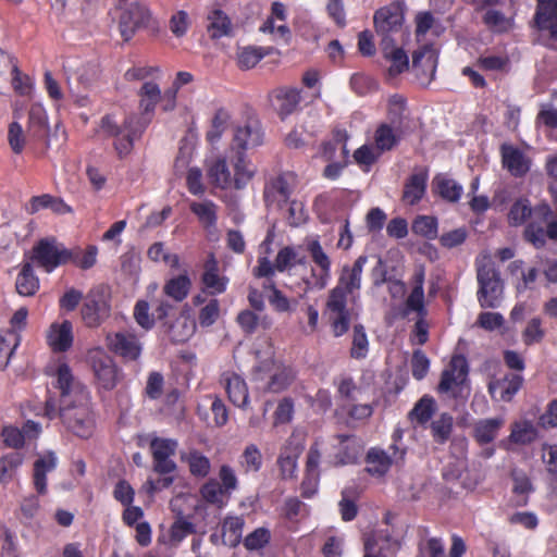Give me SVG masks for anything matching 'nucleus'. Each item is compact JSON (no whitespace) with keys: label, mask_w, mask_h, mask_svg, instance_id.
<instances>
[{"label":"nucleus","mask_w":557,"mask_h":557,"mask_svg":"<svg viewBox=\"0 0 557 557\" xmlns=\"http://www.w3.org/2000/svg\"><path fill=\"white\" fill-rule=\"evenodd\" d=\"M51 384L60 392L59 404L48 398L44 416L49 420L59 417L64 426L81 438H88L96 428L95 414L90 408L87 387L76 379L70 366L63 361L51 363L46 369Z\"/></svg>","instance_id":"nucleus-1"},{"label":"nucleus","mask_w":557,"mask_h":557,"mask_svg":"<svg viewBox=\"0 0 557 557\" xmlns=\"http://www.w3.org/2000/svg\"><path fill=\"white\" fill-rule=\"evenodd\" d=\"M139 109L141 116L131 115L120 125L114 115L108 114L101 119L99 131L110 137H114V148L120 158L128 156L134 147V141L140 137L144 129L151 121L152 114L161 100V90L157 83L145 82L139 90Z\"/></svg>","instance_id":"nucleus-2"},{"label":"nucleus","mask_w":557,"mask_h":557,"mask_svg":"<svg viewBox=\"0 0 557 557\" xmlns=\"http://www.w3.org/2000/svg\"><path fill=\"white\" fill-rule=\"evenodd\" d=\"M368 262L367 256H359L352 264H344L341 269L337 284L333 287L326 300V310L330 315L334 336L344 335L350 324L348 299L354 302L361 288L363 268Z\"/></svg>","instance_id":"nucleus-3"},{"label":"nucleus","mask_w":557,"mask_h":557,"mask_svg":"<svg viewBox=\"0 0 557 557\" xmlns=\"http://www.w3.org/2000/svg\"><path fill=\"white\" fill-rule=\"evenodd\" d=\"M206 170L211 185L223 190L244 189L257 172L256 165L243 151L210 158Z\"/></svg>","instance_id":"nucleus-4"},{"label":"nucleus","mask_w":557,"mask_h":557,"mask_svg":"<svg viewBox=\"0 0 557 557\" xmlns=\"http://www.w3.org/2000/svg\"><path fill=\"white\" fill-rule=\"evenodd\" d=\"M257 357L260 360L252 372V382L256 388L262 392L280 393L292 384L295 379V371L273 359L271 346H269L263 357L259 352Z\"/></svg>","instance_id":"nucleus-5"},{"label":"nucleus","mask_w":557,"mask_h":557,"mask_svg":"<svg viewBox=\"0 0 557 557\" xmlns=\"http://www.w3.org/2000/svg\"><path fill=\"white\" fill-rule=\"evenodd\" d=\"M475 263L479 283L478 301L482 308H497L504 292L499 272L487 253L480 255Z\"/></svg>","instance_id":"nucleus-6"},{"label":"nucleus","mask_w":557,"mask_h":557,"mask_svg":"<svg viewBox=\"0 0 557 557\" xmlns=\"http://www.w3.org/2000/svg\"><path fill=\"white\" fill-rule=\"evenodd\" d=\"M424 278L425 272L423 267L416 268L410 278V292L406 297L403 306L400 307V313L403 317H408L411 313H416L420 319L414 325L413 342L422 345L428 341V325L422 320L426 314L424 305Z\"/></svg>","instance_id":"nucleus-7"},{"label":"nucleus","mask_w":557,"mask_h":557,"mask_svg":"<svg viewBox=\"0 0 557 557\" xmlns=\"http://www.w3.org/2000/svg\"><path fill=\"white\" fill-rule=\"evenodd\" d=\"M72 259V251L59 243L54 237L40 239L32 250V262L47 273Z\"/></svg>","instance_id":"nucleus-8"},{"label":"nucleus","mask_w":557,"mask_h":557,"mask_svg":"<svg viewBox=\"0 0 557 557\" xmlns=\"http://www.w3.org/2000/svg\"><path fill=\"white\" fill-rule=\"evenodd\" d=\"M307 250L315 265L312 268L311 275L306 280V285L309 289H323L326 287L331 280V258L322 248L318 237H309L306 240Z\"/></svg>","instance_id":"nucleus-9"},{"label":"nucleus","mask_w":557,"mask_h":557,"mask_svg":"<svg viewBox=\"0 0 557 557\" xmlns=\"http://www.w3.org/2000/svg\"><path fill=\"white\" fill-rule=\"evenodd\" d=\"M111 312L110 295L104 288H95L88 293L81 309L82 320L88 327H97Z\"/></svg>","instance_id":"nucleus-10"},{"label":"nucleus","mask_w":557,"mask_h":557,"mask_svg":"<svg viewBox=\"0 0 557 557\" xmlns=\"http://www.w3.org/2000/svg\"><path fill=\"white\" fill-rule=\"evenodd\" d=\"M467 377V360L461 356H455L442 373L438 391L454 397L460 396L466 388Z\"/></svg>","instance_id":"nucleus-11"},{"label":"nucleus","mask_w":557,"mask_h":557,"mask_svg":"<svg viewBox=\"0 0 557 557\" xmlns=\"http://www.w3.org/2000/svg\"><path fill=\"white\" fill-rule=\"evenodd\" d=\"M404 23V9L400 2H393L374 14L375 30L382 36V44L392 41L389 36L398 33Z\"/></svg>","instance_id":"nucleus-12"},{"label":"nucleus","mask_w":557,"mask_h":557,"mask_svg":"<svg viewBox=\"0 0 557 557\" xmlns=\"http://www.w3.org/2000/svg\"><path fill=\"white\" fill-rule=\"evenodd\" d=\"M263 132L258 120L249 119L234 128L231 152L255 149L263 144Z\"/></svg>","instance_id":"nucleus-13"},{"label":"nucleus","mask_w":557,"mask_h":557,"mask_svg":"<svg viewBox=\"0 0 557 557\" xmlns=\"http://www.w3.org/2000/svg\"><path fill=\"white\" fill-rule=\"evenodd\" d=\"M90 364L99 387L112 389L117 383V369L113 359L102 349H94L89 354Z\"/></svg>","instance_id":"nucleus-14"},{"label":"nucleus","mask_w":557,"mask_h":557,"mask_svg":"<svg viewBox=\"0 0 557 557\" xmlns=\"http://www.w3.org/2000/svg\"><path fill=\"white\" fill-rule=\"evenodd\" d=\"M302 449V436L294 432L286 441L277 458V467L283 480H293L297 476V460Z\"/></svg>","instance_id":"nucleus-15"},{"label":"nucleus","mask_w":557,"mask_h":557,"mask_svg":"<svg viewBox=\"0 0 557 557\" xmlns=\"http://www.w3.org/2000/svg\"><path fill=\"white\" fill-rule=\"evenodd\" d=\"M106 341L108 348L125 361H136L141 355L143 344L134 333H108Z\"/></svg>","instance_id":"nucleus-16"},{"label":"nucleus","mask_w":557,"mask_h":557,"mask_svg":"<svg viewBox=\"0 0 557 557\" xmlns=\"http://www.w3.org/2000/svg\"><path fill=\"white\" fill-rule=\"evenodd\" d=\"M178 444L173 438L154 437L150 442L153 457V469L160 474H168L176 470V463L172 460Z\"/></svg>","instance_id":"nucleus-17"},{"label":"nucleus","mask_w":557,"mask_h":557,"mask_svg":"<svg viewBox=\"0 0 557 557\" xmlns=\"http://www.w3.org/2000/svg\"><path fill=\"white\" fill-rule=\"evenodd\" d=\"M150 18L145 4L136 2L125 7L120 17V32L124 40H129L137 29L147 26Z\"/></svg>","instance_id":"nucleus-18"},{"label":"nucleus","mask_w":557,"mask_h":557,"mask_svg":"<svg viewBox=\"0 0 557 557\" xmlns=\"http://www.w3.org/2000/svg\"><path fill=\"white\" fill-rule=\"evenodd\" d=\"M286 11L281 2H274L271 8V14L259 27L263 34H269L275 41L287 44L290 39V29L286 25Z\"/></svg>","instance_id":"nucleus-19"},{"label":"nucleus","mask_w":557,"mask_h":557,"mask_svg":"<svg viewBox=\"0 0 557 557\" xmlns=\"http://www.w3.org/2000/svg\"><path fill=\"white\" fill-rule=\"evenodd\" d=\"M437 66V50L432 45H424L412 55V69L422 84L434 77Z\"/></svg>","instance_id":"nucleus-20"},{"label":"nucleus","mask_w":557,"mask_h":557,"mask_svg":"<svg viewBox=\"0 0 557 557\" xmlns=\"http://www.w3.org/2000/svg\"><path fill=\"white\" fill-rule=\"evenodd\" d=\"M322 454L318 447V443L312 445L307 455L305 478L301 482V495L310 498L318 492L320 482V461Z\"/></svg>","instance_id":"nucleus-21"},{"label":"nucleus","mask_w":557,"mask_h":557,"mask_svg":"<svg viewBox=\"0 0 557 557\" xmlns=\"http://www.w3.org/2000/svg\"><path fill=\"white\" fill-rule=\"evenodd\" d=\"M46 339L52 351H67L74 342L73 324L69 320L53 322L47 330Z\"/></svg>","instance_id":"nucleus-22"},{"label":"nucleus","mask_w":557,"mask_h":557,"mask_svg":"<svg viewBox=\"0 0 557 557\" xmlns=\"http://www.w3.org/2000/svg\"><path fill=\"white\" fill-rule=\"evenodd\" d=\"M535 22L539 29L547 33L552 46L557 44V0H537Z\"/></svg>","instance_id":"nucleus-23"},{"label":"nucleus","mask_w":557,"mask_h":557,"mask_svg":"<svg viewBox=\"0 0 557 557\" xmlns=\"http://www.w3.org/2000/svg\"><path fill=\"white\" fill-rule=\"evenodd\" d=\"M523 377L520 374H506L503 379L492 380L488 392L496 401H510L521 388Z\"/></svg>","instance_id":"nucleus-24"},{"label":"nucleus","mask_w":557,"mask_h":557,"mask_svg":"<svg viewBox=\"0 0 557 557\" xmlns=\"http://www.w3.org/2000/svg\"><path fill=\"white\" fill-rule=\"evenodd\" d=\"M230 401L242 409L249 406V393L245 380L234 372H225L222 379Z\"/></svg>","instance_id":"nucleus-25"},{"label":"nucleus","mask_w":557,"mask_h":557,"mask_svg":"<svg viewBox=\"0 0 557 557\" xmlns=\"http://www.w3.org/2000/svg\"><path fill=\"white\" fill-rule=\"evenodd\" d=\"M270 97L273 108L282 117L292 114L300 102V91L296 88L281 87L273 90Z\"/></svg>","instance_id":"nucleus-26"},{"label":"nucleus","mask_w":557,"mask_h":557,"mask_svg":"<svg viewBox=\"0 0 557 557\" xmlns=\"http://www.w3.org/2000/svg\"><path fill=\"white\" fill-rule=\"evenodd\" d=\"M296 177L293 173H284L273 180L264 190L268 202H286L292 194Z\"/></svg>","instance_id":"nucleus-27"},{"label":"nucleus","mask_w":557,"mask_h":557,"mask_svg":"<svg viewBox=\"0 0 557 557\" xmlns=\"http://www.w3.org/2000/svg\"><path fill=\"white\" fill-rule=\"evenodd\" d=\"M428 178L429 174L424 169L413 172L405 183L403 200L410 206L418 203L425 194Z\"/></svg>","instance_id":"nucleus-28"},{"label":"nucleus","mask_w":557,"mask_h":557,"mask_svg":"<svg viewBox=\"0 0 557 557\" xmlns=\"http://www.w3.org/2000/svg\"><path fill=\"white\" fill-rule=\"evenodd\" d=\"M502 158L504 166L515 176H522L530 170L531 160L513 146L504 145Z\"/></svg>","instance_id":"nucleus-29"},{"label":"nucleus","mask_w":557,"mask_h":557,"mask_svg":"<svg viewBox=\"0 0 557 557\" xmlns=\"http://www.w3.org/2000/svg\"><path fill=\"white\" fill-rule=\"evenodd\" d=\"M201 282L203 290L212 296L222 294L226 289L227 278L219 274L218 262L213 257H210L205 263Z\"/></svg>","instance_id":"nucleus-30"},{"label":"nucleus","mask_w":557,"mask_h":557,"mask_svg":"<svg viewBox=\"0 0 557 557\" xmlns=\"http://www.w3.org/2000/svg\"><path fill=\"white\" fill-rule=\"evenodd\" d=\"M58 458L53 451H47L38 456L34 462V485L38 493L44 494L47 490V473L57 467Z\"/></svg>","instance_id":"nucleus-31"},{"label":"nucleus","mask_w":557,"mask_h":557,"mask_svg":"<svg viewBox=\"0 0 557 557\" xmlns=\"http://www.w3.org/2000/svg\"><path fill=\"white\" fill-rule=\"evenodd\" d=\"M245 521L243 517L227 515L221 523V542L222 544L235 547L243 539Z\"/></svg>","instance_id":"nucleus-32"},{"label":"nucleus","mask_w":557,"mask_h":557,"mask_svg":"<svg viewBox=\"0 0 557 557\" xmlns=\"http://www.w3.org/2000/svg\"><path fill=\"white\" fill-rule=\"evenodd\" d=\"M196 331V322L189 313L184 310L169 326L168 334L171 341L175 343H184L188 341Z\"/></svg>","instance_id":"nucleus-33"},{"label":"nucleus","mask_w":557,"mask_h":557,"mask_svg":"<svg viewBox=\"0 0 557 557\" xmlns=\"http://www.w3.org/2000/svg\"><path fill=\"white\" fill-rule=\"evenodd\" d=\"M539 437V431L533 421L519 419L511 424L508 441L517 445H529Z\"/></svg>","instance_id":"nucleus-34"},{"label":"nucleus","mask_w":557,"mask_h":557,"mask_svg":"<svg viewBox=\"0 0 557 557\" xmlns=\"http://www.w3.org/2000/svg\"><path fill=\"white\" fill-rule=\"evenodd\" d=\"M189 209L205 228L211 230L215 227L218 221V206L212 200L191 201Z\"/></svg>","instance_id":"nucleus-35"},{"label":"nucleus","mask_w":557,"mask_h":557,"mask_svg":"<svg viewBox=\"0 0 557 557\" xmlns=\"http://www.w3.org/2000/svg\"><path fill=\"white\" fill-rule=\"evenodd\" d=\"M434 191L449 202H457L463 191L462 186L445 174H438L433 178Z\"/></svg>","instance_id":"nucleus-36"},{"label":"nucleus","mask_w":557,"mask_h":557,"mask_svg":"<svg viewBox=\"0 0 557 557\" xmlns=\"http://www.w3.org/2000/svg\"><path fill=\"white\" fill-rule=\"evenodd\" d=\"M384 58L391 63L388 74L396 76L409 67V59L401 48H396L392 41L383 44Z\"/></svg>","instance_id":"nucleus-37"},{"label":"nucleus","mask_w":557,"mask_h":557,"mask_svg":"<svg viewBox=\"0 0 557 557\" xmlns=\"http://www.w3.org/2000/svg\"><path fill=\"white\" fill-rule=\"evenodd\" d=\"M207 30L214 39L230 36L232 33L231 20L223 11L214 9L207 16Z\"/></svg>","instance_id":"nucleus-38"},{"label":"nucleus","mask_w":557,"mask_h":557,"mask_svg":"<svg viewBox=\"0 0 557 557\" xmlns=\"http://www.w3.org/2000/svg\"><path fill=\"white\" fill-rule=\"evenodd\" d=\"M505 420L502 417L482 419L474 425V437L480 444H487L495 440L498 431L504 425Z\"/></svg>","instance_id":"nucleus-39"},{"label":"nucleus","mask_w":557,"mask_h":557,"mask_svg":"<svg viewBox=\"0 0 557 557\" xmlns=\"http://www.w3.org/2000/svg\"><path fill=\"white\" fill-rule=\"evenodd\" d=\"M13 116L15 120L9 124L8 128V143L11 150L14 153L20 154L23 152L26 146V135L22 125L18 122V120L22 116V113L17 109V103H14L13 106Z\"/></svg>","instance_id":"nucleus-40"},{"label":"nucleus","mask_w":557,"mask_h":557,"mask_svg":"<svg viewBox=\"0 0 557 557\" xmlns=\"http://www.w3.org/2000/svg\"><path fill=\"white\" fill-rule=\"evenodd\" d=\"M28 131L35 138H42L48 131V114L41 103H33L28 113Z\"/></svg>","instance_id":"nucleus-41"},{"label":"nucleus","mask_w":557,"mask_h":557,"mask_svg":"<svg viewBox=\"0 0 557 557\" xmlns=\"http://www.w3.org/2000/svg\"><path fill=\"white\" fill-rule=\"evenodd\" d=\"M181 460L188 466L194 476L205 478L210 472L211 463L209 458L198 450L191 449L181 453Z\"/></svg>","instance_id":"nucleus-42"},{"label":"nucleus","mask_w":557,"mask_h":557,"mask_svg":"<svg viewBox=\"0 0 557 557\" xmlns=\"http://www.w3.org/2000/svg\"><path fill=\"white\" fill-rule=\"evenodd\" d=\"M202 499L218 508H223L227 505L231 495L223 491L220 482L211 479L206 482L200 488Z\"/></svg>","instance_id":"nucleus-43"},{"label":"nucleus","mask_w":557,"mask_h":557,"mask_svg":"<svg viewBox=\"0 0 557 557\" xmlns=\"http://www.w3.org/2000/svg\"><path fill=\"white\" fill-rule=\"evenodd\" d=\"M15 287L21 296H33L39 289V280L34 273L32 263L23 264L15 281Z\"/></svg>","instance_id":"nucleus-44"},{"label":"nucleus","mask_w":557,"mask_h":557,"mask_svg":"<svg viewBox=\"0 0 557 557\" xmlns=\"http://www.w3.org/2000/svg\"><path fill=\"white\" fill-rule=\"evenodd\" d=\"M20 334L15 330L0 331V370H3L20 345Z\"/></svg>","instance_id":"nucleus-45"},{"label":"nucleus","mask_w":557,"mask_h":557,"mask_svg":"<svg viewBox=\"0 0 557 557\" xmlns=\"http://www.w3.org/2000/svg\"><path fill=\"white\" fill-rule=\"evenodd\" d=\"M367 463L369 473L382 476L389 470L393 459L384 450L371 448L367 455Z\"/></svg>","instance_id":"nucleus-46"},{"label":"nucleus","mask_w":557,"mask_h":557,"mask_svg":"<svg viewBox=\"0 0 557 557\" xmlns=\"http://www.w3.org/2000/svg\"><path fill=\"white\" fill-rule=\"evenodd\" d=\"M24 461V455L20 451L7 454L0 458V482L8 484L14 480L17 469Z\"/></svg>","instance_id":"nucleus-47"},{"label":"nucleus","mask_w":557,"mask_h":557,"mask_svg":"<svg viewBox=\"0 0 557 557\" xmlns=\"http://www.w3.org/2000/svg\"><path fill=\"white\" fill-rule=\"evenodd\" d=\"M435 412V400L425 395L419 399L408 413L409 420L419 425H424Z\"/></svg>","instance_id":"nucleus-48"},{"label":"nucleus","mask_w":557,"mask_h":557,"mask_svg":"<svg viewBox=\"0 0 557 557\" xmlns=\"http://www.w3.org/2000/svg\"><path fill=\"white\" fill-rule=\"evenodd\" d=\"M454 419L449 413H442L431 422V434L434 442L444 444L450 437Z\"/></svg>","instance_id":"nucleus-49"},{"label":"nucleus","mask_w":557,"mask_h":557,"mask_svg":"<svg viewBox=\"0 0 557 557\" xmlns=\"http://www.w3.org/2000/svg\"><path fill=\"white\" fill-rule=\"evenodd\" d=\"M444 32V27L437 23L430 12H420L416 15V35L420 40L428 33L438 37Z\"/></svg>","instance_id":"nucleus-50"},{"label":"nucleus","mask_w":557,"mask_h":557,"mask_svg":"<svg viewBox=\"0 0 557 557\" xmlns=\"http://www.w3.org/2000/svg\"><path fill=\"white\" fill-rule=\"evenodd\" d=\"M190 285L191 283L189 277L186 274H182L169 280L164 285L163 290L165 295L174 300L182 301L187 297Z\"/></svg>","instance_id":"nucleus-51"},{"label":"nucleus","mask_w":557,"mask_h":557,"mask_svg":"<svg viewBox=\"0 0 557 557\" xmlns=\"http://www.w3.org/2000/svg\"><path fill=\"white\" fill-rule=\"evenodd\" d=\"M231 114L225 109H219L211 121L210 129L207 132V139L210 144H216L227 128Z\"/></svg>","instance_id":"nucleus-52"},{"label":"nucleus","mask_w":557,"mask_h":557,"mask_svg":"<svg viewBox=\"0 0 557 557\" xmlns=\"http://www.w3.org/2000/svg\"><path fill=\"white\" fill-rule=\"evenodd\" d=\"M532 214L531 202L525 197L517 198L508 212V223L512 226L522 225Z\"/></svg>","instance_id":"nucleus-53"},{"label":"nucleus","mask_w":557,"mask_h":557,"mask_svg":"<svg viewBox=\"0 0 557 557\" xmlns=\"http://www.w3.org/2000/svg\"><path fill=\"white\" fill-rule=\"evenodd\" d=\"M239 466L246 472H258L262 467V454L255 444L245 447L239 458Z\"/></svg>","instance_id":"nucleus-54"},{"label":"nucleus","mask_w":557,"mask_h":557,"mask_svg":"<svg viewBox=\"0 0 557 557\" xmlns=\"http://www.w3.org/2000/svg\"><path fill=\"white\" fill-rule=\"evenodd\" d=\"M195 525L183 517L177 518L169 530L168 543L177 546L185 537L194 533Z\"/></svg>","instance_id":"nucleus-55"},{"label":"nucleus","mask_w":557,"mask_h":557,"mask_svg":"<svg viewBox=\"0 0 557 557\" xmlns=\"http://www.w3.org/2000/svg\"><path fill=\"white\" fill-rule=\"evenodd\" d=\"M268 54V50L261 47H245L238 51L237 62L240 69L249 70Z\"/></svg>","instance_id":"nucleus-56"},{"label":"nucleus","mask_w":557,"mask_h":557,"mask_svg":"<svg viewBox=\"0 0 557 557\" xmlns=\"http://www.w3.org/2000/svg\"><path fill=\"white\" fill-rule=\"evenodd\" d=\"M411 228L416 235L423 236L428 239L437 237V220L434 216H417L412 222Z\"/></svg>","instance_id":"nucleus-57"},{"label":"nucleus","mask_w":557,"mask_h":557,"mask_svg":"<svg viewBox=\"0 0 557 557\" xmlns=\"http://www.w3.org/2000/svg\"><path fill=\"white\" fill-rule=\"evenodd\" d=\"M148 257L153 262H163L165 265L177 269L180 267V258L166 251L163 243H154L148 249Z\"/></svg>","instance_id":"nucleus-58"},{"label":"nucleus","mask_w":557,"mask_h":557,"mask_svg":"<svg viewBox=\"0 0 557 557\" xmlns=\"http://www.w3.org/2000/svg\"><path fill=\"white\" fill-rule=\"evenodd\" d=\"M483 20L492 30L497 33L507 32L512 27V20L496 9L486 10Z\"/></svg>","instance_id":"nucleus-59"},{"label":"nucleus","mask_w":557,"mask_h":557,"mask_svg":"<svg viewBox=\"0 0 557 557\" xmlns=\"http://www.w3.org/2000/svg\"><path fill=\"white\" fill-rule=\"evenodd\" d=\"M338 440L341 445H344L345 451L335 457V463L347 465L355 462L358 459L360 453L356 441L348 435H339Z\"/></svg>","instance_id":"nucleus-60"},{"label":"nucleus","mask_w":557,"mask_h":557,"mask_svg":"<svg viewBox=\"0 0 557 557\" xmlns=\"http://www.w3.org/2000/svg\"><path fill=\"white\" fill-rule=\"evenodd\" d=\"M374 143L375 149L382 153L391 150L396 145L397 136L387 124H382L375 132Z\"/></svg>","instance_id":"nucleus-61"},{"label":"nucleus","mask_w":557,"mask_h":557,"mask_svg":"<svg viewBox=\"0 0 557 557\" xmlns=\"http://www.w3.org/2000/svg\"><path fill=\"white\" fill-rule=\"evenodd\" d=\"M545 337V330L540 318H532L522 332V341L527 346L541 343Z\"/></svg>","instance_id":"nucleus-62"},{"label":"nucleus","mask_w":557,"mask_h":557,"mask_svg":"<svg viewBox=\"0 0 557 557\" xmlns=\"http://www.w3.org/2000/svg\"><path fill=\"white\" fill-rule=\"evenodd\" d=\"M9 74H11V85L16 94L28 96L32 92L33 82L29 76L20 71L17 63L13 65Z\"/></svg>","instance_id":"nucleus-63"},{"label":"nucleus","mask_w":557,"mask_h":557,"mask_svg":"<svg viewBox=\"0 0 557 557\" xmlns=\"http://www.w3.org/2000/svg\"><path fill=\"white\" fill-rule=\"evenodd\" d=\"M302 261L299 258L297 251L293 247H284L282 248L275 259V268L278 272L289 271L297 263Z\"/></svg>","instance_id":"nucleus-64"}]
</instances>
